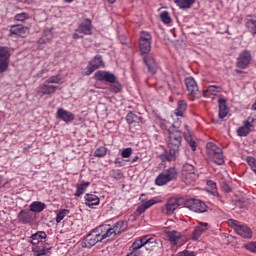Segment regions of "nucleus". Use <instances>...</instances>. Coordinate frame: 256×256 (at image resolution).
<instances>
[{
  "label": "nucleus",
  "mask_w": 256,
  "mask_h": 256,
  "mask_svg": "<svg viewBox=\"0 0 256 256\" xmlns=\"http://www.w3.org/2000/svg\"><path fill=\"white\" fill-rule=\"evenodd\" d=\"M168 150L169 153L162 154L160 157L163 161H175L179 148L181 147V141H183V131L179 130V126L173 124L168 129Z\"/></svg>",
  "instance_id": "f257e3e1"
},
{
  "label": "nucleus",
  "mask_w": 256,
  "mask_h": 256,
  "mask_svg": "<svg viewBox=\"0 0 256 256\" xmlns=\"http://www.w3.org/2000/svg\"><path fill=\"white\" fill-rule=\"evenodd\" d=\"M151 39L152 37L148 32H141L139 48L143 56L144 64L148 69V73H150V75H155L157 73L158 66L155 58L149 55V53L151 52Z\"/></svg>",
  "instance_id": "f03ea898"
},
{
  "label": "nucleus",
  "mask_w": 256,
  "mask_h": 256,
  "mask_svg": "<svg viewBox=\"0 0 256 256\" xmlns=\"http://www.w3.org/2000/svg\"><path fill=\"white\" fill-rule=\"evenodd\" d=\"M178 175H179V172L175 167L165 169L156 177L155 183L159 187H163V185H167V183H171V181H175Z\"/></svg>",
  "instance_id": "7ed1b4c3"
},
{
  "label": "nucleus",
  "mask_w": 256,
  "mask_h": 256,
  "mask_svg": "<svg viewBox=\"0 0 256 256\" xmlns=\"http://www.w3.org/2000/svg\"><path fill=\"white\" fill-rule=\"evenodd\" d=\"M184 207L190 211H193V213H206L207 211V204L195 198L184 200Z\"/></svg>",
  "instance_id": "20e7f679"
},
{
  "label": "nucleus",
  "mask_w": 256,
  "mask_h": 256,
  "mask_svg": "<svg viewBox=\"0 0 256 256\" xmlns=\"http://www.w3.org/2000/svg\"><path fill=\"white\" fill-rule=\"evenodd\" d=\"M195 179H197L195 166L189 163L184 164L182 168V181L186 185H191V183H195Z\"/></svg>",
  "instance_id": "39448f33"
},
{
  "label": "nucleus",
  "mask_w": 256,
  "mask_h": 256,
  "mask_svg": "<svg viewBox=\"0 0 256 256\" xmlns=\"http://www.w3.org/2000/svg\"><path fill=\"white\" fill-rule=\"evenodd\" d=\"M231 223L235 233H237V235H239L243 239H251L253 237V232L251 231V228H249L247 225L241 224L239 221L236 220H231Z\"/></svg>",
  "instance_id": "423d86ee"
},
{
  "label": "nucleus",
  "mask_w": 256,
  "mask_h": 256,
  "mask_svg": "<svg viewBox=\"0 0 256 256\" xmlns=\"http://www.w3.org/2000/svg\"><path fill=\"white\" fill-rule=\"evenodd\" d=\"M9 59H11V49L0 46V73H5L9 69Z\"/></svg>",
  "instance_id": "0eeeda50"
},
{
  "label": "nucleus",
  "mask_w": 256,
  "mask_h": 256,
  "mask_svg": "<svg viewBox=\"0 0 256 256\" xmlns=\"http://www.w3.org/2000/svg\"><path fill=\"white\" fill-rule=\"evenodd\" d=\"M185 205V199L183 198H171L167 201L166 205L162 209L166 215H173L178 207Z\"/></svg>",
  "instance_id": "6e6552de"
},
{
  "label": "nucleus",
  "mask_w": 256,
  "mask_h": 256,
  "mask_svg": "<svg viewBox=\"0 0 256 256\" xmlns=\"http://www.w3.org/2000/svg\"><path fill=\"white\" fill-rule=\"evenodd\" d=\"M93 231L101 243H103L105 239H110V237H113L111 234V225L103 224L96 227Z\"/></svg>",
  "instance_id": "1a4fd4ad"
},
{
  "label": "nucleus",
  "mask_w": 256,
  "mask_h": 256,
  "mask_svg": "<svg viewBox=\"0 0 256 256\" xmlns=\"http://www.w3.org/2000/svg\"><path fill=\"white\" fill-rule=\"evenodd\" d=\"M96 243H101V240L97 236V234L92 230L88 235H86L82 240V247L84 249H91V247H95Z\"/></svg>",
  "instance_id": "9d476101"
},
{
  "label": "nucleus",
  "mask_w": 256,
  "mask_h": 256,
  "mask_svg": "<svg viewBox=\"0 0 256 256\" xmlns=\"http://www.w3.org/2000/svg\"><path fill=\"white\" fill-rule=\"evenodd\" d=\"M185 86L188 91V95L191 97L199 96V87L197 86V82L194 77H188L185 79Z\"/></svg>",
  "instance_id": "9b49d317"
},
{
  "label": "nucleus",
  "mask_w": 256,
  "mask_h": 256,
  "mask_svg": "<svg viewBox=\"0 0 256 256\" xmlns=\"http://www.w3.org/2000/svg\"><path fill=\"white\" fill-rule=\"evenodd\" d=\"M18 220L24 225L31 224L35 221V213L31 210H21L18 214Z\"/></svg>",
  "instance_id": "f8f14e48"
},
{
  "label": "nucleus",
  "mask_w": 256,
  "mask_h": 256,
  "mask_svg": "<svg viewBox=\"0 0 256 256\" xmlns=\"http://www.w3.org/2000/svg\"><path fill=\"white\" fill-rule=\"evenodd\" d=\"M209 229V224L205 222H199L192 233V241H199V237Z\"/></svg>",
  "instance_id": "ddd939ff"
},
{
  "label": "nucleus",
  "mask_w": 256,
  "mask_h": 256,
  "mask_svg": "<svg viewBox=\"0 0 256 256\" xmlns=\"http://www.w3.org/2000/svg\"><path fill=\"white\" fill-rule=\"evenodd\" d=\"M251 63V53L249 51H243L237 59V67L239 69H246Z\"/></svg>",
  "instance_id": "4468645a"
},
{
  "label": "nucleus",
  "mask_w": 256,
  "mask_h": 256,
  "mask_svg": "<svg viewBox=\"0 0 256 256\" xmlns=\"http://www.w3.org/2000/svg\"><path fill=\"white\" fill-rule=\"evenodd\" d=\"M57 119H61L64 123H71V121L75 120V114L63 109L59 108L56 113Z\"/></svg>",
  "instance_id": "2eb2a0df"
},
{
  "label": "nucleus",
  "mask_w": 256,
  "mask_h": 256,
  "mask_svg": "<svg viewBox=\"0 0 256 256\" xmlns=\"http://www.w3.org/2000/svg\"><path fill=\"white\" fill-rule=\"evenodd\" d=\"M10 33L18 37H27L29 35V28L21 24L13 25L10 28Z\"/></svg>",
  "instance_id": "dca6fc26"
},
{
  "label": "nucleus",
  "mask_w": 256,
  "mask_h": 256,
  "mask_svg": "<svg viewBox=\"0 0 256 256\" xmlns=\"http://www.w3.org/2000/svg\"><path fill=\"white\" fill-rule=\"evenodd\" d=\"M105 67V63H103V58L99 55L95 56L92 61H90V67H88V75H91L97 69Z\"/></svg>",
  "instance_id": "f3484780"
},
{
  "label": "nucleus",
  "mask_w": 256,
  "mask_h": 256,
  "mask_svg": "<svg viewBox=\"0 0 256 256\" xmlns=\"http://www.w3.org/2000/svg\"><path fill=\"white\" fill-rule=\"evenodd\" d=\"M57 89H59L58 86L51 85L44 81V83L39 86V93H42L43 95H54Z\"/></svg>",
  "instance_id": "a211bd4d"
},
{
  "label": "nucleus",
  "mask_w": 256,
  "mask_h": 256,
  "mask_svg": "<svg viewBox=\"0 0 256 256\" xmlns=\"http://www.w3.org/2000/svg\"><path fill=\"white\" fill-rule=\"evenodd\" d=\"M127 229V222L125 221H118L112 227L110 226L111 235L115 237L120 233H123Z\"/></svg>",
  "instance_id": "6ab92c4d"
},
{
  "label": "nucleus",
  "mask_w": 256,
  "mask_h": 256,
  "mask_svg": "<svg viewBox=\"0 0 256 256\" xmlns=\"http://www.w3.org/2000/svg\"><path fill=\"white\" fill-rule=\"evenodd\" d=\"M159 243V239L155 237H151L149 235L144 236V247L146 251H153L157 244Z\"/></svg>",
  "instance_id": "aec40b11"
},
{
  "label": "nucleus",
  "mask_w": 256,
  "mask_h": 256,
  "mask_svg": "<svg viewBox=\"0 0 256 256\" xmlns=\"http://www.w3.org/2000/svg\"><path fill=\"white\" fill-rule=\"evenodd\" d=\"M218 105H219L218 117L219 119H225V116L229 115V107H227V100H225L224 98H220L218 100Z\"/></svg>",
  "instance_id": "412c9836"
},
{
  "label": "nucleus",
  "mask_w": 256,
  "mask_h": 256,
  "mask_svg": "<svg viewBox=\"0 0 256 256\" xmlns=\"http://www.w3.org/2000/svg\"><path fill=\"white\" fill-rule=\"evenodd\" d=\"M79 33H83V35H91V19H85L78 28Z\"/></svg>",
  "instance_id": "4be33fe9"
},
{
  "label": "nucleus",
  "mask_w": 256,
  "mask_h": 256,
  "mask_svg": "<svg viewBox=\"0 0 256 256\" xmlns=\"http://www.w3.org/2000/svg\"><path fill=\"white\" fill-rule=\"evenodd\" d=\"M53 39V29L47 28L44 30L42 37L38 40V43L40 45H45L46 43H49Z\"/></svg>",
  "instance_id": "5701e85b"
},
{
  "label": "nucleus",
  "mask_w": 256,
  "mask_h": 256,
  "mask_svg": "<svg viewBox=\"0 0 256 256\" xmlns=\"http://www.w3.org/2000/svg\"><path fill=\"white\" fill-rule=\"evenodd\" d=\"M30 239H32V245H43V242H41V239H47V234L44 231L36 232L35 234H32Z\"/></svg>",
  "instance_id": "b1692460"
},
{
  "label": "nucleus",
  "mask_w": 256,
  "mask_h": 256,
  "mask_svg": "<svg viewBox=\"0 0 256 256\" xmlns=\"http://www.w3.org/2000/svg\"><path fill=\"white\" fill-rule=\"evenodd\" d=\"M85 201H86V205L88 207H93L95 205H99V203H100L99 196H97L95 194H86Z\"/></svg>",
  "instance_id": "393cba45"
},
{
  "label": "nucleus",
  "mask_w": 256,
  "mask_h": 256,
  "mask_svg": "<svg viewBox=\"0 0 256 256\" xmlns=\"http://www.w3.org/2000/svg\"><path fill=\"white\" fill-rule=\"evenodd\" d=\"M46 207L47 205H45V203L34 201L30 204L29 209L32 213H41V211H43Z\"/></svg>",
  "instance_id": "a878e982"
},
{
  "label": "nucleus",
  "mask_w": 256,
  "mask_h": 256,
  "mask_svg": "<svg viewBox=\"0 0 256 256\" xmlns=\"http://www.w3.org/2000/svg\"><path fill=\"white\" fill-rule=\"evenodd\" d=\"M185 111H187V102L185 100L178 101V106L174 111L176 117H183Z\"/></svg>",
  "instance_id": "bb28decb"
},
{
  "label": "nucleus",
  "mask_w": 256,
  "mask_h": 256,
  "mask_svg": "<svg viewBox=\"0 0 256 256\" xmlns=\"http://www.w3.org/2000/svg\"><path fill=\"white\" fill-rule=\"evenodd\" d=\"M89 185H91L90 182H85L83 181L81 184H77L76 185V192H75V197H81V195H83V193H85V191H87V187H89Z\"/></svg>",
  "instance_id": "cd10ccee"
},
{
  "label": "nucleus",
  "mask_w": 256,
  "mask_h": 256,
  "mask_svg": "<svg viewBox=\"0 0 256 256\" xmlns=\"http://www.w3.org/2000/svg\"><path fill=\"white\" fill-rule=\"evenodd\" d=\"M251 131L253 130L243 121V126L237 129V135L238 137H247Z\"/></svg>",
  "instance_id": "c85d7f7f"
},
{
  "label": "nucleus",
  "mask_w": 256,
  "mask_h": 256,
  "mask_svg": "<svg viewBox=\"0 0 256 256\" xmlns=\"http://www.w3.org/2000/svg\"><path fill=\"white\" fill-rule=\"evenodd\" d=\"M206 150H207L209 157H212V155L219 153L222 149L219 148L217 145H215L213 142H208L206 144Z\"/></svg>",
  "instance_id": "c756f323"
},
{
  "label": "nucleus",
  "mask_w": 256,
  "mask_h": 256,
  "mask_svg": "<svg viewBox=\"0 0 256 256\" xmlns=\"http://www.w3.org/2000/svg\"><path fill=\"white\" fill-rule=\"evenodd\" d=\"M174 2L180 9H191L195 0H175Z\"/></svg>",
  "instance_id": "7c9ffc66"
},
{
  "label": "nucleus",
  "mask_w": 256,
  "mask_h": 256,
  "mask_svg": "<svg viewBox=\"0 0 256 256\" xmlns=\"http://www.w3.org/2000/svg\"><path fill=\"white\" fill-rule=\"evenodd\" d=\"M168 239L172 245H177L179 239H181V233L177 231H171L167 233Z\"/></svg>",
  "instance_id": "2f4dec72"
},
{
  "label": "nucleus",
  "mask_w": 256,
  "mask_h": 256,
  "mask_svg": "<svg viewBox=\"0 0 256 256\" xmlns=\"http://www.w3.org/2000/svg\"><path fill=\"white\" fill-rule=\"evenodd\" d=\"M141 117L137 116V114L133 112H129L126 116V121L129 125H133V123H141Z\"/></svg>",
  "instance_id": "473e14b6"
},
{
  "label": "nucleus",
  "mask_w": 256,
  "mask_h": 256,
  "mask_svg": "<svg viewBox=\"0 0 256 256\" xmlns=\"http://www.w3.org/2000/svg\"><path fill=\"white\" fill-rule=\"evenodd\" d=\"M142 247H145V236H142L140 239L136 240L132 246L131 250L135 253V251H139Z\"/></svg>",
  "instance_id": "72a5a7b5"
},
{
  "label": "nucleus",
  "mask_w": 256,
  "mask_h": 256,
  "mask_svg": "<svg viewBox=\"0 0 256 256\" xmlns=\"http://www.w3.org/2000/svg\"><path fill=\"white\" fill-rule=\"evenodd\" d=\"M33 253H35L36 256H45L47 253H49V249L39 246V245H34L32 247Z\"/></svg>",
  "instance_id": "f704fd0d"
},
{
  "label": "nucleus",
  "mask_w": 256,
  "mask_h": 256,
  "mask_svg": "<svg viewBox=\"0 0 256 256\" xmlns=\"http://www.w3.org/2000/svg\"><path fill=\"white\" fill-rule=\"evenodd\" d=\"M246 27L250 31V33H252V35H256V20L247 18Z\"/></svg>",
  "instance_id": "c9c22d12"
},
{
  "label": "nucleus",
  "mask_w": 256,
  "mask_h": 256,
  "mask_svg": "<svg viewBox=\"0 0 256 256\" xmlns=\"http://www.w3.org/2000/svg\"><path fill=\"white\" fill-rule=\"evenodd\" d=\"M212 157L214 163H216V165H223V163H225V160L223 159V150H220V152L218 151L216 154L210 156Z\"/></svg>",
  "instance_id": "e433bc0d"
},
{
  "label": "nucleus",
  "mask_w": 256,
  "mask_h": 256,
  "mask_svg": "<svg viewBox=\"0 0 256 256\" xmlns=\"http://www.w3.org/2000/svg\"><path fill=\"white\" fill-rule=\"evenodd\" d=\"M69 215V210L67 209H62L59 211V213L56 216V223H61Z\"/></svg>",
  "instance_id": "4c0bfd02"
},
{
  "label": "nucleus",
  "mask_w": 256,
  "mask_h": 256,
  "mask_svg": "<svg viewBox=\"0 0 256 256\" xmlns=\"http://www.w3.org/2000/svg\"><path fill=\"white\" fill-rule=\"evenodd\" d=\"M244 122L249 126L252 131H255L256 127V116H249Z\"/></svg>",
  "instance_id": "58836bf2"
},
{
  "label": "nucleus",
  "mask_w": 256,
  "mask_h": 256,
  "mask_svg": "<svg viewBox=\"0 0 256 256\" xmlns=\"http://www.w3.org/2000/svg\"><path fill=\"white\" fill-rule=\"evenodd\" d=\"M161 21L165 23V25H169L171 23V16H169V12L163 11L160 14Z\"/></svg>",
  "instance_id": "ea45409f"
},
{
  "label": "nucleus",
  "mask_w": 256,
  "mask_h": 256,
  "mask_svg": "<svg viewBox=\"0 0 256 256\" xmlns=\"http://www.w3.org/2000/svg\"><path fill=\"white\" fill-rule=\"evenodd\" d=\"M105 155H107V148L105 147H99L98 149H96V151L94 152V156L95 157H105Z\"/></svg>",
  "instance_id": "a19ab883"
},
{
  "label": "nucleus",
  "mask_w": 256,
  "mask_h": 256,
  "mask_svg": "<svg viewBox=\"0 0 256 256\" xmlns=\"http://www.w3.org/2000/svg\"><path fill=\"white\" fill-rule=\"evenodd\" d=\"M45 82L50 84V85H51V83L59 84V83H61V76L60 75L51 76L48 79H46Z\"/></svg>",
  "instance_id": "79ce46f5"
},
{
  "label": "nucleus",
  "mask_w": 256,
  "mask_h": 256,
  "mask_svg": "<svg viewBox=\"0 0 256 256\" xmlns=\"http://www.w3.org/2000/svg\"><path fill=\"white\" fill-rule=\"evenodd\" d=\"M107 76V71H101L99 70L98 72L95 73V78L97 81H105Z\"/></svg>",
  "instance_id": "37998d69"
},
{
  "label": "nucleus",
  "mask_w": 256,
  "mask_h": 256,
  "mask_svg": "<svg viewBox=\"0 0 256 256\" xmlns=\"http://www.w3.org/2000/svg\"><path fill=\"white\" fill-rule=\"evenodd\" d=\"M105 81L107 83H115V81H117V76H115V74L111 73V72H107L106 71V78Z\"/></svg>",
  "instance_id": "c03bdc74"
},
{
  "label": "nucleus",
  "mask_w": 256,
  "mask_h": 256,
  "mask_svg": "<svg viewBox=\"0 0 256 256\" xmlns=\"http://www.w3.org/2000/svg\"><path fill=\"white\" fill-rule=\"evenodd\" d=\"M110 91L112 93H119V91H121V85L119 84V82L115 81L114 83H112L110 85Z\"/></svg>",
  "instance_id": "a18cd8bd"
},
{
  "label": "nucleus",
  "mask_w": 256,
  "mask_h": 256,
  "mask_svg": "<svg viewBox=\"0 0 256 256\" xmlns=\"http://www.w3.org/2000/svg\"><path fill=\"white\" fill-rule=\"evenodd\" d=\"M244 247L251 253H256V242H248Z\"/></svg>",
  "instance_id": "49530a36"
},
{
  "label": "nucleus",
  "mask_w": 256,
  "mask_h": 256,
  "mask_svg": "<svg viewBox=\"0 0 256 256\" xmlns=\"http://www.w3.org/2000/svg\"><path fill=\"white\" fill-rule=\"evenodd\" d=\"M133 153V149L131 148H124L121 152V155L124 159H129L131 157V154Z\"/></svg>",
  "instance_id": "de8ad7c7"
},
{
  "label": "nucleus",
  "mask_w": 256,
  "mask_h": 256,
  "mask_svg": "<svg viewBox=\"0 0 256 256\" xmlns=\"http://www.w3.org/2000/svg\"><path fill=\"white\" fill-rule=\"evenodd\" d=\"M207 185L209 187H211L212 190H214L213 195L219 197V192H217V190H215V189H217V184L215 182H213L212 180H209L207 182Z\"/></svg>",
  "instance_id": "09e8293b"
},
{
  "label": "nucleus",
  "mask_w": 256,
  "mask_h": 256,
  "mask_svg": "<svg viewBox=\"0 0 256 256\" xmlns=\"http://www.w3.org/2000/svg\"><path fill=\"white\" fill-rule=\"evenodd\" d=\"M25 19H29V14L22 12L20 14L15 15V20L16 21H25Z\"/></svg>",
  "instance_id": "8fccbe9b"
},
{
  "label": "nucleus",
  "mask_w": 256,
  "mask_h": 256,
  "mask_svg": "<svg viewBox=\"0 0 256 256\" xmlns=\"http://www.w3.org/2000/svg\"><path fill=\"white\" fill-rule=\"evenodd\" d=\"M217 89H219V87L212 85V86H209L207 88V90L204 91L203 93H204V95H205V93H211V95H215L217 93Z\"/></svg>",
  "instance_id": "3c124183"
},
{
  "label": "nucleus",
  "mask_w": 256,
  "mask_h": 256,
  "mask_svg": "<svg viewBox=\"0 0 256 256\" xmlns=\"http://www.w3.org/2000/svg\"><path fill=\"white\" fill-rule=\"evenodd\" d=\"M221 188L224 193H231V186L227 182H221Z\"/></svg>",
  "instance_id": "603ef678"
},
{
  "label": "nucleus",
  "mask_w": 256,
  "mask_h": 256,
  "mask_svg": "<svg viewBox=\"0 0 256 256\" xmlns=\"http://www.w3.org/2000/svg\"><path fill=\"white\" fill-rule=\"evenodd\" d=\"M155 203H157V201H155V199H150L146 202L143 203L144 207H146V209H149V207H152V205H155Z\"/></svg>",
  "instance_id": "864d4df0"
},
{
  "label": "nucleus",
  "mask_w": 256,
  "mask_h": 256,
  "mask_svg": "<svg viewBox=\"0 0 256 256\" xmlns=\"http://www.w3.org/2000/svg\"><path fill=\"white\" fill-rule=\"evenodd\" d=\"M177 256H195V252H190L189 250H185L178 253Z\"/></svg>",
  "instance_id": "5fc2aeb1"
},
{
  "label": "nucleus",
  "mask_w": 256,
  "mask_h": 256,
  "mask_svg": "<svg viewBox=\"0 0 256 256\" xmlns=\"http://www.w3.org/2000/svg\"><path fill=\"white\" fill-rule=\"evenodd\" d=\"M137 211L141 215V213H145V211H147V207L144 204H142L138 206Z\"/></svg>",
  "instance_id": "6e6d98bb"
},
{
  "label": "nucleus",
  "mask_w": 256,
  "mask_h": 256,
  "mask_svg": "<svg viewBox=\"0 0 256 256\" xmlns=\"http://www.w3.org/2000/svg\"><path fill=\"white\" fill-rule=\"evenodd\" d=\"M189 145L192 148L193 151H196L197 149V142H195L194 140H190L189 141Z\"/></svg>",
  "instance_id": "4d7b16f0"
},
{
  "label": "nucleus",
  "mask_w": 256,
  "mask_h": 256,
  "mask_svg": "<svg viewBox=\"0 0 256 256\" xmlns=\"http://www.w3.org/2000/svg\"><path fill=\"white\" fill-rule=\"evenodd\" d=\"M237 205H247V200L245 198H240L237 201Z\"/></svg>",
  "instance_id": "13d9d810"
},
{
  "label": "nucleus",
  "mask_w": 256,
  "mask_h": 256,
  "mask_svg": "<svg viewBox=\"0 0 256 256\" xmlns=\"http://www.w3.org/2000/svg\"><path fill=\"white\" fill-rule=\"evenodd\" d=\"M73 39H83V35H79L77 33L73 34Z\"/></svg>",
  "instance_id": "bf43d9fd"
},
{
  "label": "nucleus",
  "mask_w": 256,
  "mask_h": 256,
  "mask_svg": "<svg viewBox=\"0 0 256 256\" xmlns=\"http://www.w3.org/2000/svg\"><path fill=\"white\" fill-rule=\"evenodd\" d=\"M139 159V156H135L132 160L131 163H135Z\"/></svg>",
  "instance_id": "052dcab7"
},
{
  "label": "nucleus",
  "mask_w": 256,
  "mask_h": 256,
  "mask_svg": "<svg viewBox=\"0 0 256 256\" xmlns=\"http://www.w3.org/2000/svg\"><path fill=\"white\" fill-rule=\"evenodd\" d=\"M128 256H137V254H135V252H131Z\"/></svg>",
  "instance_id": "680f3d73"
},
{
  "label": "nucleus",
  "mask_w": 256,
  "mask_h": 256,
  "mask_svg": "<svg viewBox=\"0 0 256 256\" xmlns=\"http://www.w3.org/2000/svg\"><path fill=\"white\" fill-rule=\"evenodd\" d=\"M65 3H73V0H64Z\"/></svg>",
  "instance_id": "e2e57ef3"
},
{
  "label": "nucleus",
  "mask_w": 256,
  "mask_h": 256,
  "mask_svg": "<svg viewBox=\"0 0 256 256\" xmlns=\"http://www.w3.org/2000/svg\"><path fill=\"white\" fill-rule=\"evenodd\" d=\"M108 3L113 4V3H115V0H108Z\"/></svg>",
  "instance_id": "0e129e2a"
},
{
  "label": "nucleus",
  "mask_w": 256,
  "mask_h": 256,
  "mask_svg": "<svg viewBox=\"0 0 256 256\" xmlns=\"http://www.w3.org/2000/svg\"><path fill=\"white\" fill-rule=\"evenodd\" d=\"M3 183V177L0 176V185Z\"/></svg>",
  "instance_id": "69168bd1"
},
{
  "label": "nucleus",
  "mask_w": 256,
  "mask_h": 256,
  "mask_svg": "<svg viewBox=\"0 0 256 256\" xmlns=\"http://www.w3.org/2000/svg\"><path fill=\"white\" fill-rule=\"evenodd\" d=\"M238 207H241V204H239Z\"/></svg>",
  "instance_id": "338daca9"
}]
</instances>
